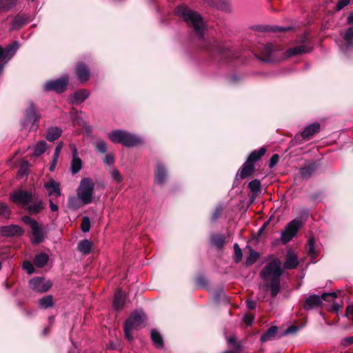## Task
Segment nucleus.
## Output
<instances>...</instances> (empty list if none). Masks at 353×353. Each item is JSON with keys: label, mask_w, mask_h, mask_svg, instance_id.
<instances>
[{"label": "nucleus", "mask_w": 353, "mask_h": 353, "mask_svg": "<svg viewBox=\"0 0 353 353\" xmlns=\"http://www.w3.org/2000/svg\"><path fill=\"white\" fill-rule=\"evenodd\" d=\"M72 150V160L70 163V171L73 174L78 173L82 168L83 162L79 157L78 150L74 144H70Z\"/></svg>", "instance_id": "dca6fc26"}, {"label": "nucleus", "mask_w": 353, "mask_h": 353, "mask_svg": "<svg viewBox=\"0 0 353 353\" xmlns=\"http://www.w3.org/2000/svg\"><path fill=\"white\" fill-rule=\"evenodd\" d=\"M19 48V43L17 41H14L5 48L0 47V74L2 72L3 67L14 55Z\"/></svg>", "instance_id": "1a4fd4ad"}, {"label": "nucleus", "mask_w": 353, "mask_h": 353, "mask_svg": "<svg viewBox=\"0 0 353 353\" xmlns=\"http://www.w3.org/2000/svg\"><path fill=\"white\" fill-rule=\"evenodd\" d=\"M110 174L112 179L117 183H121L123 180L120 172L117 168L111 169L110 170Z\"/></svg>", "instance_id": "ea45409f"}, {"label": "nucleus", "mask_w": 353, "mask_h": 353, "mask_svg": "<svg viewBox=\"0 0 353 353\" xmlns=\"http://www.w3.org/2000/svg\"><path fill=\"white\" fill-rule=\"evenodd\" d=\"M145 319V314L141 311H136L131 314L126 320L124 325V331H131L138 329L143 323Z\"/></svg>", "instance_id": "f8f14e48"}, {"label": "nucleus", "mask_w": 353, "mask_h": 353, "mask_svg": "<svg viewBox=\"0 0 353 353\" xmlns=\"http://www.w3.org/2000/svg\"><path fill=\"white\" fill-rule=\"evenodd\" d=\"M68 83V78L66 76L61 77L56 80L49 81L44 85L46 91H55L57 92H63Z\"/></svg>", "instance_id": "ddd939ff"}, {"label": "nucleus", "mask_w": 353, "mask_h": 353, "mask_svg": "<svg viewBox=\"0 0 353 353\" xmlns=\"http://www.w3.org/2000/svg\"><path fill=\"white\" fill-rule=\"evenodd\" d=\"M23 268L28 273V274H32L34 271V268L33 266V264L29 261H26L23 263Z\"/></svg>", "instance_id": "09e8293b"}, {"label": "nucleus", "mask_w": 353, "mask_h": 353, "mask_svg": "<svg viewBox=\"0 0 353 353\" xmlns=\"http://www.w3.org/2000/svg\"><path fill=\"white\" fill-rule=\"evenodd\" d=\"M91 246L90 241L85 239L78 243L77 249L83 254H88L90 252Z\"/></svg>", "instance_id": "473e14b6"}, {"label": "nucleus", "mask_w": 353, "mask_h": 353, "mask_svg": "<svg viewBox=\"0 0 353 353\" xmlns=\"http://www.w3.org/2000/svg\"><path fill=\"white\" fill-rule=\"evenodd\" d=\"M90 93L86 90H80L75 92L70 97V101L72 103L79 104L84 101L89 96Z\"/></svg>", "instance_id": "4be33fe9"}, {"label": "nucleus", "mask_w": 353, "mask_h": 353, "mask_svg": "<svg viewBox=\"0 0 353 353\" xmlns=\"http://www.w3.org/2000/svg\"><path fill=\"white\" fill-rule=\"evenodd\" d=\"M83 205L81 201L77 198L71 196L68 199V207L73 210H77Z\"/></svg>", "instance_id": "a19ab883"}, {"label": "nucleus", "mask_w": 353, "mask_h": 353, "mask_svg": "<svg viewBox=\"0 0 353 353\" xmlns=\"http://www.w3.org/2000/svg\"><path fill=\"white\" fill-rule=\"evenodd\" d=\"M234 261L236 263H239L242 259L243 253H242L241 249L240 248L238 243H234Z\"/></svg>", "instance_id": "37998d69"}, {"label": "nucleus", "mask_w": 353, "mask_h": 353, "mask_svg": "<svg viewBox=\"0 0 353 353\" xmlns=\"http://www.w3.org/2000/svg\"><path fill=\"white\" fill-rule=\"evenodd\" d=\"M48 255L42 252L35 256L33 263L37 268H43L48 263Z\"/></svg>", "instance_id": "c756f323"}, {"label": "nucleus", "mask_w": 353, "mask_h": 353, "mask_svg": "<svg viewBox=\"0 0 353 353\" xmlns=\"http://www.w3.org/2000/svg\"><path fill=\"white\" fill-rule=\"evenodd\" d=\"M248 186L251 191L254 193H258L261 190V182L257 179L250 181Z\"/></svg>", "instance_id": "79ce46f5"}, {"label": "nucleus", "mask_w": 353, "mask_h": 353, "mask_svg": "<svg viewBox=\"0 0 353 353\" xmlns=\"http://www.w3.org/2000/svg\"><path fill=\"white\" fill-rule=\"evenodd\" d=\"M46 150V143L43 141L39 142L34 148V155L39 157Z\"/></svg>", "instance_id": "c9c22d12"}, {"label": "nucleus", "mask_w": 353, "mask_h": 353, "mask_svg": "<svg viewBox=\"0 0 353 353\" xmlns=\"http://www.w3.org/2000/svg\"><path fill=\"white\" fill-rule=\"evenodd\" d=\"M39 121V117L36 112L35 107L31 104L26 110L22 125L29 130L37 128Z\"/></svg>", "instance_id": "6e6552de"}, {"label": "nucleus", "mask_w": 353, "mask_h": 353, "mask_svg": "<svg viewBox=\"0 0 353 353\" xmlns=\"http://www.w3.org/2000/svg\"><path fill=\"white\" fill-rule=\"evenodd\" d=\"M8 214V208L6 203H0V215L6 216Z\"/></svg>", "instance_id": "3c124183"}, {"label": "nucleus", "mask_w": 353, "mask_h": 353, "mask_svg": "<svg viewBox=\"0 0 353 353\" xmlns=\"http://www.w3.org/2000/svg\"><path fill=\"white\" fill-rule=\"evenodd\" d=\"M320 129V125L318 123H314L305 127L302 132V137L305 139H310L312 136L318 132Z\"/></svg>", "instance_id": "b1692460"}, {"label": "nucleus", "mask_w": 353, "mask_h": 353, "mask_svg": "<svg viewBox=\"0 0 353 353\" xmlns=\"http://www.w3.org/2000/svg\"><path fill=\"white\" fill-rule=\"evenodd\" d=\"M34 194L32 191L22 189L17 190L10 194L11 201L23 208H26L31 203Z\"/></svg>", "instance_id": "0eeeda50"}, {"label": "nucleus", "mask_w": 353, "mask_h": 353, "mask_svg": "<svg viewBox=\"0 0 353 353\" xmlns=\"http://www.w3.org/2000/svg\"><path fill=\"white\" fill-rule=\"evenodd\" d=\"M221 212H222L221 208H216L212 214V219L213 221H216L220 216V215L221 214Z\"/></svg>", "instance_id": "4d7b16f0"}, {"label": "nucleus", "mask_w": 353, "mask_h": 353, "mask_svg": "<svg viewBox=\"0 0 353 353\" xmlns=\"http://www.w3.org/2000/svg\"><path fill=\"white\" fill-rule=\"evenodd\" d=\"M81 228L83 232H87L90 230V221L88 216H85L82 219Z\"/></svg>", "instance_id": "49530a36"}, {"label": "nucleus", "mask_w": 353, "mask_h": 353, "mask_svg": "<svg viewBox=\"0 0 353 353\" xmlns=\"http://www.w3.org/2000/svg\"><path fill=\"white\" fill-rule=\"evenodd\" d=\"M5 231L8 235H21L23 233V230L18 225L6 227Z\"/></svg>", "instance_id": "e433bc0d"}, {"label": "nucleus", "mask_w": 353, "mask_h": 353, "mask_svg": "<svg viewBox=\"0 0 353 353\" xmlns=\"http://www.w3.org/2000/svg\"><path fill=\"white\" fill-rule=\"evenodd\" d=\"M316 166L314 163H310L300 170V174L303 178L310 177L316 170Z\"/></svg>", "instance_id": "7c9ffc66"}, {"label": "nucleus", "mask_w": 353, "mask_h": 353, "mask_svg": "<svg viewBox=\"0 0 353 353\" xmlns=\"http://www.w3.org/2000/svg\"><path fill=\"white\" fill-rule=\"evenodd\" d=\"M81 112L79 113L77 111H72L71 112V118L73 120L74 123L77 125H81L83 124V121L82 118L80 117Z\"/></svg>", "instance_id": "c03bdc74"}, {"label": "nucleus", "mask_w": 353, "mask_h": 353, "mask_svg": "<svg viewBox=\"0 0 353 353\" xmlns=\"http://www.w3.org/2000/svg\"><path fill=\"white\" fill-rule=\"evenodd\" d=\"M44 208V202L40 200L33 204H28L25 210L32 214H37L41 212Z\"/></svg>", "instance_id": "bb28decb"}, {"label": "nucleus", "mask_w": 353, "mask_h": 353, "mask_svg": "<svg viewBox=\"0 0 353 353\" xmlns=\"http://www.w3.org/2000/svg\"><path fill=\"white\" fill-rule=\"evenodd\" d=\"M103 162L106 165H111L114 163V157L112 154H107L103 159Z\"/></svg>", "instance_id": "13d9d810"}, {"label": "nucleus", "mask_w": 353, "mask_h": 353, "mask_svg": "<svg viewBox=\"0 0 353 353\" xmlns=\"http://www.w3.org/2000/svg\"><path fill=\"white\" fill-rule=\"evenodd\" d=\"M336 297L335 293H323L321 296L312 294L308 296L303 303V308L309 310L321 305L323 301H329Z\"/></svg>", "instance_id": "423d86ee"}, {"label": "nucleus", "mask_w": 353, "mask_h": 353, "mask_svg": "<svg viewBox=\"0 0 353 353\" xmlns=\"http://www.w3.org/2000/svg\"><path fill=\"white\" fill-rule=\"evenodd\" d=\"M205 2L210 7L225 12H230L232 6L230 0H205Z\"/></svg>", "instance_id": "f3484780"}, {"label": "nucleus", "mask_w": 353, "mask_h": 353, "mask_svg": "<svg viewBox=\"0 0 353 353\" xmlns=\"http://www.w3.org/2000/svg\"><path fill=\"white\" fill-rule=\"evenodd\" d=\"M305 52H307L306 48L303 46H300L289 49L287 53L288 56L291 57L296 54H303Z\"/></svg>", "instance_id": "4c0bfd02"}, {"label": "nucleus", "mask_w": 353, "mask_h": 353, "mask_svg": "<svg viewBox=\"0 0 353 353\" xmlns=\"http://www.w3.org/2000/svg\"><path fill=\"white\" fill-rule=\"evenodd\" d=\"M23 221L31 229L32 234V241L33 243H39L43 240V232L42 228L39 225L38 223L28 216H24L22 218Z\"/></svg>", "instance_id": "9d476101"}, {"label": "nucleus", "mask_w": 353, "mask_h": 353, "mask_svg": "<svg viewBox=\"0 0 353 353\" xmlns=\"http://www.w3.org/2000/svg\"><path fill=\"white\" fill-rule=\"evenodd\" d=\"M62 134V130L58 127H52L48 129L46 139L49 141H54L59 139Z\"/></svg>", "instance_id": "cd10ccee"}, {"label": "nucleus", "mask_w": 353, "mask_h": 353, "mask_svg": "<svg viewBox=\"0 0 353 353\" xmlns=\"http://www.w3.org/2000/svg\"><path fill=\"white\" fill-rule=\"evenodd\" d=\"M175 13L185 23L192 38L194 39H198L199 14L183 4L176 7Z\"/></svg>", "instance_id": "f03ea898"}, {"label": "nucleus", "mask_w": 353, "mask_h": 353, "mask_svg": "<svg viewBox=\"0 0 353 353\" xmlns=\"http://www.w3.org/2000/svg\"><path fill=\"white\" fill-rule=\"evenodd\" d=\"M28 166V161L24 162L22 164V165L21 166V168H20V169L19 170V174H21V175L25 174H26V168H27Z\"/></svg>", "instance_id": "680f3d73"}, {"label": "nucleus", "mask_w": 353, "mask_h": 353, "mask_svg": "<svg viewBox=\"0 0 353 353\" xmlns=\"http://www.w3.org/2000/svg\"><path fill=\"white\" fill-rule=\"evenodd\" d=\"M61 148H62V143H60L57 145V147L55 148V151H54L53 157H56L57 159H58Z\"/></svg>", "instance_id": "0e129e2a"}, {"label": "nucleus", "mask_w": 353, "mask_h": 353, "mask_svg": "<svg viewBox=\"0 0 353 353\" xmlns=\"http://www.w3.org/2000/svg\"><path fill=\"white\" fill-rule=\"evenodd\" d=\"M299 261L296 255L292 252L287 253L286 261L284 263L285 269H294L298 265Z\"/></svg>", "instance_id": "a878e982"}, {"label": "nucleus", "mask_w": 353, "mask_h": 353, "mask_svg": "<svg viewBox=\"0 0 353 353\" xmlns=\"http://www.w3.org/2000/svg\"><path fill=\"white\" fill-rule=\"evenodd\" d=\"M15 4L14 0H0V12L8 10Z\"/></svg>", "instance_id": "58836bf2"}, {"label": "nucleus", "mask_w": 353, "mask_h": 353, "mask_svg": "<svg viewBox=\"0 0 353 353\" xmlns=\"http://www.w3.org/2000/svg\"><path fill=\"white\" fill-rule=\"evenodd\" d=\"M275 47L272 43H268L262 47L260 50L261 60L265 62H270L274 60L273 53L275 50Z\"/></svg>", "instance_id": "6ab92c4d"}, {"label": "nucleus", "mask_w": 353, "mask_h": 353, "mask_svg": "<svg viewBox=\"0 0 353 353\" xmlns=\"http://www.w3.org/2000/svg\"><path fill=\"white\" fill-rule=\"evenodd\" d=\"M248 308L253 310L256 307V302L252 300H248L246 302Z\"/></svg>", "instance_id": "774afa93"}, {"label": "nucleus", "mask_w": 353, "mask_h": 353, "mask_svg": "<svg viewBox=\"0 0 353 353\" xmlns=\"http://www.w3.org/2000/svg\"><path fill=\"white\" fill-rule=\"evenodd\" d=\"M254 317L250 314H246L244 316L243 321L246 325H250L253 321Z\"/></svg>", "instance_id": "bf43d9fd"}, {"label": "nucleus", "mask_w": 353, "mask_h": 353, "mask_svg": "<svg viewBox=\"0 0 353 353\" xmlns=\"http://www.w3.org/2000/svg\"><path fill=\"white\" fill-rule=\"evenodd\" d=\"M94 183L90 178L81 179L79 186L77 190L78 199L81 204L88 205L92 203L94 193Z\"/></svg>", "instance_id": "20e7f679"}, {"label": "nucleus", "mask_w": 353, "mask_h": 353, "mask_svg": "<svg viewBox=\"0 0 353 353\" xmlns=\"http://www.w3.org/2000/svg\"><path fill=\"white\" fill-rule=\"evenodd\" d=\"M28 19L23 16L16 17L12 23V30L19 29L24 24L27 23Z\"/></svg>", "instance_id": "72a5a7b5"}, {"label": "nucleus", "mask_w": 353, "mask_h": 353, "mask_svg": "<svg viewBox=\"0 0 353 353\" xmlns=\"http://www.w3.org/2000/svg\"><path fill=\"white\" fill-rule=\"evenodd\" d=\"M29 284L32 290L41 293L47 292L52 286L50 281L43 277H34L30 281Z\"/></svg>", "instance_id": "4468645a"}, {"label": "nucleus", "mask_w": 353, "mask_h": 353, "mask_svg": "<svg viewBox=\"0 0 353 353\" xmlns=\"http://www.w3.org/2000/svg\"><path fill=\"white\" fill-rule=\"evenodd\" d=\"M166 176L167 172L164 166L161 163L157 164L155 169V182L161 184L165 181Z\"/></svg>", "instance_id": "393cba45"}, {"label": "nucleus", "mask_w": 353, "mask_h": 353, "mask_svg": "<svg viewBox=\"0 0 353 353\" xmlns=\"http://www.w3.org/2000/svg\"><path fill=\"white\" fill-rule=\"evenodd\" d=\"M28 166V161L24 162L22 164V165L21 166V168H20V169L19 170V174H21V175L25 174H26V168H27Z\"/></svg>", "instance_id": "e2e57ef3"}, {"label": "nucleus", "mask_w": 353, "mask_h": 353, "mask_svg": "<svg viewBox=\"0 0 353 353\" xmlns=\"http://www.w3.org/2000/svg\"><path fill=\"white\" fill-rule=\"evenodd\" d=\"M341 345L344 347H347L353 343V336L344 338L341 341Z\"/></svg>", "instance_id": "5fc2aeb1"}, {"label": "nucleus", "mask_w": 353, "mask_h": 353, "mask_svg": "<svg viewBox=\"0 0 353 353\" xmlns=\"http://www.w3.org/2000/svg\"><path fill=\"white\" fill-rule=\"evenodd\" d=\"M279 156L278 154L272 155L269 163L270 168H273L279 162Z\"/></svg>", "instance_id": "864d4df0"}, {"label": "nucleus", "mask_w": 353, "mask_h": 353, "mask_svg": "<svg viewBox=\"0 0 353 353\" xmlns=\"http://www.w3.org/2000/svg\"><path fill=\"white\" fill-rule=\"evenodd\" d=\"M303 328V326H298V325H290L289 326L285 331H289V332H291V331H298L299 330H301Z\"/></svg>", "instance_id": "69168bd1"}, {"label": "nucleus", "mask_w": 353, "mask_h": 353, "mask_svg": "<svg viewBox=\"0 0 353 353\" xmlns=\"http://www.w3.org/2000/svg\"><path fill=\"white\" fill-rule=\"evenodd\" d=\"M290 332H265L261 337L262 342L280 339Z\"/></svg>", "instance_id": "c85d7f7f"}, {"label": "nucleus", "mask_w": 353, "mask_h": 353, "mask_svg": "<svg viewBox=\"0 0 353 353\" xmlns=\"http://www.w3.org/2000/svg\"><path fill=\"white\" fill-rule=\"evenodd\" d=\"M350 2V0H340L338 1L336 4V10H340L343 9L344 7L347 6Z\"/></svg>", "instance_id": "603ef678"}, {"label": "nucleus", "mask_w": 353, "mask_h": 353, "mask_svg": "<svg viewBox=\"0 0 353 353\" xmlns=\"http://www.w3.org/2000/svg\"><path fill=\"white\" fill-rule=\"evenodd\" d=\"M346 316L353 321V306H348L346 309Z\"/></svg>", "instance_id": "052dcab7"}, {"label": "nucleus", "mask_w": 353, "mask_h": 353, "mask_svg": "<svg viewBox=\"0 0 353 353\" xmlns=\"http://www.w3.org/2000/svg\"><path fill=\"white\" fill-rule=\"evenodd\" d=\"M108 137L113 143H119L127 147L135 146L142 142L140 137L123 130H114L109 134Z\"/></svg>", "instance_id": "7ed1b4c3"}, {"label": "nucleus", "mask_w": 353, "mask_h": 353, "mask_svg": "<svg viewBox=\"0 0 353 353\" xmlns=\"http://www.w3.org/2000/svg\"><path fill=\"white\" fill-rule=\"evenodd\" d=\"M43 187L47 190L48 195L50 197L58 198L61 194L59 183L52 179H50L46 181L43 184Z\"/></svg>", "instance_id": "a211bd4d"}, {"label": "nucleus", "mask_w": 353, "mask_h": 353, "mask_svg": "<svg viewBox=\"0 0 353 353\" xmlns=\"http://www.w3.org/2000/svg\"><path fill=\"white\" fill-rule=\"evenodd\" d=\"M54 304L53 297L51 295L45 296L39 300V305L43 309L51 307Z\"/></svg>", "instance_id": "2f4dec72"}, {"label": "nucleus", "mask_w": 353, "mask_h": 353, "mask_svg": "<svg viewBox=\"0 0 353 353\" xmlns=\"http://www.w3.org/2000/svg\"><path fill=\"white\" fill-rule=\"evenodd\" d=\"M151 339L156 347L162 348L163 347V340L160 332H151Z\"/></svg>", "instance_id": "f704fd0d"}, {"label": "nucleus", "mask_w": 353, "mask_h": 353, "mask_svg": "<svg viewBox=\"0 0 353 353\" xmlns=\"http://www.w3.org/2000/svg\"><path fill=\"white\" fill-rule=\"evenodd\" d=\"M218 51L219 52L223 55V57H227L228 56H230L232 52H230V50H222L221 48H219L218 49Z\"/></svg>", "instance_id": "338daca9"}, {"label": "nucleus", "mask_w": 353, "mask_h": 353, "mask_svg": "<svg viewBox=\"0 0 353 353\" xmlns=\"http://www.w3.org/2000/svg\"><path fill=\"white\" fill-rule=\"evenodd\" d=\"M258 257H259V256L256 252H252L250 253V256L247 259L246 263L251 264V263H254L256 261V259H258Z\"/></svg>", "instance_id": "8fccbe9b"}, {"label": "nucleus", "mask_w": 353, "mask_h": 353, "mask_svg": "<svg viewBox=\"0 0 353 353\" xmlns=\"http://www.w3.org/2000/svg\"><path fill=\"white\" fill-rule=\"evenodd\" d=\"M303 225L300 219H294L281 232V241L283 243L290 241L297 233L298 230Z\"/></svg>", "instance_id": "9b49d317"}, {"label": "nucleus", "mask_w": 353, "mask_h": 353, "mask_svg": "<svg viewBox=\"0 0 353 353\" xmlns=\"http://www.w3.org/2000/svg\"><path fill=\"white\" fill-rule=\"evenodd\" d=\"M339 46L341 51L343 53H347L353 49V27H350L346 30L343 40Z\"/></svg>", "instance_id": "2eb2a0df"}, {"label": "nucleus", "mask_w": 353, "mask_h": 353, "mask_svg": "<svg viewBox=\"0 0 353 353\" xmlns=\"http://www.w3.org/2000/svg\"><path fill=\"white\" fill-rule=\"evenodd\" d=\"M75 72L78 79L81 82L87 81L90 77L89 68L82 63H79L77 65Z\"/></svg>", "instance_id": "aec40b11"}, {"label": "nucleus", "mask_w": 353, "mask_h": 353, "mask_svg": "<svg viewBox=\"0 0 353 353\" xmlns=\"http://www.w3.org/2000/svg\"><path fill=\"white\" fill-rule=\"evenodd\" d=\"M125 301V293L122 290H117L114 294L113 300V307L115 310H121Z\"/></svg>", "instance_id": "5701e85b"}, {"label": "nucleus", "mask_w": 353, "mask_h": 353, "mask_svg": "<svg viewBox=\"0 0 353 353\" xmlns=\"http://www.w3.org/2000/svg\"><path fill=\"white\" fill-rule=\"evenodd\" d=\"M290 30V27H284V26H273L271 28V30L273 32H285Z\"/></svg>", "instance_id": "6e6d98bb"}, {"label": "nucleus", "mask_w": 353, "mask_h": 353, "mask_svg": "<svg viewBox=\"0 0 353 353\" xmlns=\"http://www.w3.org/2000/svg\"><path fill=\"white\" fill-rule=\"evenodd\" d=\"M307 248L308 253L311 255V256L314 257L316 256V252L314 249V240L313 238H310L308 240Z\"/></svg>", "instance_id": "a18cd8bd"}, {"label": "nucleus", "mask_w": 353, "mask_h": 353, "mask_svg": "<svg viewBox=\"0 0 353 353\" xmlns=\"http://www.w3.org/2000/svg\"><path fill=\"white\" fill-rule=\"evenodd\" d=\"M210 243L217 249L221 250L226 243V236L222 233H213L210 235Z\"/></svg>", "instance_id": "412c9836"}, {"label": "nucleus", "mask_w": 353, "mask_h": 353, "mask_svg": "<svg viewBox=\"0 0 353 353\" xmlns=\"http://www.w3.org/2000/svg\"><path fill=\"white\" fill-rule=\"evenodd\" d=\"M265 151V148H261L259 150H254L251 152L240 170L239 175L241 178L245 179L252 174L254 170V163L264 155Z\"/></svg>", "instance_id": "39448f33"}, {"label": "nucleus", "mask_w": 353, "mask_h": 353, "mask_svg": "<svg viewBox=\"0 0 353 353\" xmlns=\"http://www.w3.org/2000/svg\"><path fill=\"white\" fill-rule=\"evenodd\" d=\"M281 263L274 259L270 261L261 272V277L271 291L272 296H275L280 291V278L282 274Z\"/></svg>", "instance_id": "f257e3e1"}, {"label": "nucleus", "mask_w": 353, "mask_h": 353, "mask_svg": "<svg viewBox=\"0 0 353 353\" xmlns=\"http://www.w3.org/2000/svg\"><path fill=\"white\" fill-rule=\"evenodd\" d=\"M97 150L101 153H105L107 151V145L105 141H99L95 143Z\"/></svg>", "instance_id": "de8ad7c7"}]
</instances>
